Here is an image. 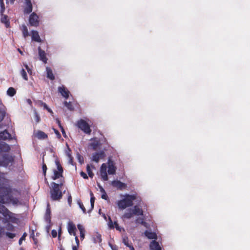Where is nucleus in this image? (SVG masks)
<instances>
[{
	"instance_id": "52",
	"label": "nucleus",
	"mask_w": 250,
	"mask_h": 250,
	"mask_svg": "<svg viewBox=\"0 0 250 250\" xmlns=\"http://www.w3.org/2000/svg\"><path fill=\"white\" fill-rule=\"evenodd\" d=\"M67 200H68V203L69 205L70 206L72 203V197H71V195H69L68 196Z\"/></svg>"
},
{
	"instance_id": "53",
	"label": "nucleus",
	"mask_w": 250,
	"mask_h": 250,
	"mask_svg": "<svg viewBox=\"0 0 250 250\" xmlns=\"http://www.w3.org/2000/svg\"><path fill=\"white\" fill-rule=\"evenodd\" d=\"M56 122H57V124L58 125L60 128H61V127H63V126L61 125V121H60V120L59 119H56Z\"/></svg>"
},
{
	"instance_id": "4",
	"label": "nucleus",
	"mask_w": 250,
	"mask_h": 250,
	"mask_svg": "<svg viewBox=\"0 0 250 250\" xmlns=\"http://www.w3.org/2000/svg\"><path fill=\"white\" fill-rule=\"evenodd\" d=\"M77 126L81 129L84 133L90 135L91 132V129L88 124L83 119H81L77 122Z\"/></svg>"
},
{
	"instance_id": "57",
	"label": "nucleus",
	"mask_w": 250,
	"mask_h": 250,
	"mask_svg": "<svg viewBox=\"0 0 250 250\" xmlns=\"http://www.w3.org/2000/svg\"><path fill=\"white\" fill-rule=\"evenodd\" d=\"M7 227H8V228H7L8 230H12L13 229H14L13 226L12 225H11V224H8Z\"/></svg>"
},
{
	"instance_id": "3",
	"label": "nucleus",
	"mask_w": 250,
	"mask_h": 250,
	"mask_svg": "<svg viewBox=\"0 0 250 250\" xmlns=\"http://www.w3.org/2000/svg\"><path fill=\"white\" fill-rule=\"evenodd\" d=\"M136 199V196L135 195L126 194L124 199L118 201V207L121 210H123L127 207H131L133 205V201Z\"/></svg>"
},
{
	"instance_id": "54",
	"label": "nucleus",
	"mask_w": 250,
	"mask_h": 250,
	"mask_svg": "<svg viewBox=\"0 0 250 250\" xmlns=\"http://www.w3.org/2000/svg\"><path fill=\"white\" fill-rule=\"evenodd\" d=\"M70 152H71V150L69 148H68V152H66V155L68 158L72 157L71 154L70 153Z\"/></svg>"
},
{
	"instance_id": "26",
	"label": "nucleus",
	"mask_w": 250,
	"mask_h": 250,
	"mask_svg": "<svg viewBox=\"0 0 250 250\" xmlns=\"http://www.w3.org/2000/svg\"><path fill=\"white\" fill-rule=\"evenodd\" d=\"M16 93V90L12 87H9L7 91V95L10 97H13L14 96Z\"/></svg>"
},
{
	"instance_id": "40",
	"label": "nucleus",
	"mask_w": 250,
	"mask_h": 250,
	"mask_svg": "<svg viewBox=\"0 0 250 250\" xmlns=\"http://www.w3.org/2000/svg\"><path fill=\"white\" fill-rule=\"evenodd\" d=\"M53 130H54V133L57 135V138L58 139H60L62 137V136H61V134L59 132V131L58 130H57L56 129H55V128H53Z\"/></svg>"
},
{
	"instance_id": "45",
	"label": "nucleus",
	"mask_w": 250,
	"mask_h": 250,
	"mask_svg": "<svg viewBox=\"0 0 250 250\" xmlns=\"http://www.w3.org/2000/svg\"><path fill=\"white\" fill-rule=\"evenodd\" d=\"M80 175L82 177H83V178H84L85 179H88V176L85 172H84L83 171H81L80 173Z\"/></svg>"
},
{
	"instance_id": "15",
	"label": "nucleus",
	"mask_w": 250,
	"mask_h": 250,
	"mask_svg": "<svg viewBox=\"0 0 250 250\" xmlns=\"http://www.w3.org/2000/svg\"><path fill=\"white\" fill-rule=\"evenodd\" d=\"M144 234L149 239H154V240H156L157 239V234L154 232L146 230L144 232Z\"/></svg>"
},
{
	"instance_id": "46",
	"label": "nucleus",
	"mask_w": 250,
	"mask_h": 250,
	"mask_svg": "<svg viewBox=\"0 0 250 250\" xmlns=\"http://www.w3.org/2000/svg\"><path fill=\"white\" fill-rule=\"evenodd\" d=\"M51 235L53 238H55L57 236V232L56 230L53 229L51 231Z\"/></svg>"
},
{
	"instance_id": "34",
	"label": "nucleus",
	"mask_w": 250,
	"mask_h": 250,
	"mask_svg": "<svg viewBox=\"0 0 250 250\" xmlns=\"http://www.w3.org/2000/svg\"><path fill=\"white\" fill-rule=\"evenodd\" d=\"M0 13L1 15H3V13L5 10V6H4L3 0H0Z\"/></svg>"
},
{
	"instance_id": "62",
	"label": "nucleus",
	"mask_w": 250,
	"mask_h": 250,
	"mask_svg": "<svg viewBox=\"0 0 250 250\" xmlns=\"http://www.w3.org/2000/svg\"><path fill=\"white\" fill-rule=\"evenodd\" d=\"M114 225L115 226V228H116V229H119V227L118 224L117 223V222H114Z\"/></svg>"
},
{
	"instance_id": "7",
	"label": "nucleus",
	"mask_w": 250,
	"mask_h": 250,
	"mask_svg": "<svg viewBox=\"0 0 250 250\" xmlns=\"http://www.w3.org/2000/svg\"><path fill=\"white\" fill-rule=\"evenodd\" d=\"M116 167L114 166L113 161L109 159L108 160V173L109 174L113 175L115 173Z\"/></svg>"
},
{
	"instance_id": "35",
	"label": "nucleus",
	"mask_w": 250,
	"mask_h": 250,
	"mask_svg": "<svg viewBox=\"0 0 250 250\" xmlns=\"http://www.w3.org/2000/svg\"><path fill=\"white\" fill-rule=\"evenodd\" d=\"M42 169L43 171V174L44 176L45 177L46 170L47 168L46 164L44 163V159H42Z\"/></svg>"
},
{
	"instance_id": "30",
	"label": "nucleus",
	"mask_w": 250,
	"mask_h": 250,
	"mask_svg": "<svg viewBox=\"0 0 250 250\" xmlns=\"http://www.w3.org/2000/svg\"><path fill=\"white\" fill-rule=\"evenodd\" d=\"M123 243H124V244L127 247H129L131 250H134V249L133 248V247L130 245L129 242H128V238H124L123 239Z\"/></svg>"
},
{
	"instance_id": "9",
	"label": "nucleus",
	"mask_w": 250,
	"mask_h": 250,
	"mask_svg": "<svg viewBox=\"0 0 250 250\" xmlns=\"http://www.w3.org/2000/svg\"><path fill=\"white\" fill-rule=\"evenodd\" d=\"M111 185L114 187L120 189L125 188L126 187V185L120 181L114 180L112 182Z\"/></svg>"
},
{
	"instance_id": "60",
	"label": "nucleus",
	"mask_w": 250,
	"mask_h": 250,
	"mask_svg": "<svg viewBox=\"0 0 250 250\" xmlns=\"http://www.w3.org/2000/svg\"><path fill=\"white\" fill-rule=\"evenodd\" d=\"M42 104L43 105L44 109H47V108H48L47 105L45 103L42 102Z\"/></svg>"
},
{
	"instance_id": "49",
	"label": "nucleus",
	"mask_w": 250,
	"mask_h": 250,
	"mask_svg": "<svg viewBox=\"0 0 250 250\" xmlns=\"http://www.w3.org/2000/svg\"><path fill=\"white\" fill-rule=\"evenodd\" d=\"M102 198L104 200H107L108 196L105 192H103L102 195Z\"/></svg>"
},
{
	"instance_id": "11",
	"label": "nucleus",
	"mask_w": 250,
	"mask_h": 250,
	"mask_svg": "<svg viewBox=\"0 0 250 250\" xmlns=\"http://www.w3.org/2000/svg\"><path fill=\"white\" fill-rule=\"evenodd\" d=\"M38 51L40 60L42 61L44 63H46L48 59L46 58L45 51L42 50L40 46L38 47Z\"/></svg>"
},
{
	"instance_id": "24",
	"label": "nucleus",
	"mask_w": 250,
	"mask_h": 250,
	"mask_svg": "<svg viewBox=\"0 0 250 250\" xmlns=\"http://www.w3.org/2000/svg\"><path fill=\"white\" fill-rule=\"evenodd\" d=\"M21 31L23 34V36L24 38H26L29 35L27 27L24 24L22 25Z\"/></svg>"
},
{
	"instance_id": "1",
	"label": "nucleus",
	"mask_w": 250,
	"mask_h": 250,
	"mask_svg": "<svg viewBox=\"0 0 250 250\" xmlns=\"http://www.w3.org/2000/svg\"><path fill=\"white\" fill-rule=\"evenodd\" d=\"M10 150L9 146L4 142L0 143V166H7L12 163L13 159L9 154H2V152H8Z\"/></svg>"
},
{
	"instance_id": "41",
	"label": "nucleus",
	"mask_w": 250,
	"mask_h": 250,
	"mask_svg": "<svg viewBox=\"0 0 250 250\" xmlns=\"http://www.w3.org/2000/svg\"><path fill=\"white\" fill-rule=\"evenodd\" d=\"M6 235L10 238H13L15 236V234L11 232H6Z\"/></svg>"
},
{
	"instance_id": "8",
	"label": "nucleus",
	"mask_w": 250,
	"mask_h": 250,
	"mask_svg": "<svg viewBox=\"0 0 250 250\" xmlns=\"http://www.w3.org/2000/svg\"><path fill=\"white\" fill-rule=\"evenodd\" d=\"M58 91L65 99H67L69 97L70 92L65 86L63 85L62 86H59L58 87Z\"/></svg>"
},
{
	"instance_id": "23",
	"label": "nucleus",
	"mask_w": 250,
	"mask_h": 250,
	"mask_svg": "<svg viewBox=\"0 0 250 250\" xmlns=\"http://www.w3.org/2000/svg\"><path fill=\"white\" fill-rule=\"evenodd\" d=\"M133 212L134 213V215H143V211L142 208H140L137 206H135L134 207V208L133 209Z\"/></svg>"
},
{
	"instance_id": "36",
	"label": "nucleus",
	"mask_w": 250,
	"mask_h": 250,
	"mask_svg": "<svg viewBox=\"0 0 250 250\" xmlns=\"http://www.w3.org/2000/svg\"><path fill=\"white\" fill-rule=\"evenodd\" d=\"M55 163L57 167V170L61 171H63V168L62 167L60 162L58 160H56Z\"/></svg>"
},
{
	"instance_id": "29",
	"label": "nucleus",
	"mask_w": 250,
	"mask_h": 250,
	"mask_svg": "<svg viewBox=\"0 0 250 250\" xmlns=\"http://www.w3.org/2000/svg\"><path fill=\"white\" fill-rule=\"evenodd\" d=\"M135 221H136V223H140L146 228L147 227V223L145 221H144V220L143 218H138L136 219Z\"/></svg>"
},
{
	"instance_id": "42",
	"label": "nucleus",
	"mask_w": 250,
	"mask_h": 250,
	"mask_svg": "<svg viewBox=\"0 0 250 250\" xmlns=\"http://www.w3.org/2000/svg\"><path fill=\"white\" fill-rule=\"evenodd\" d=\"M77 228L79 229L80 232L85 231L82 225H81V224H78L77 225Z\"/></svg>"
},
{
	"instance_id": "13",
	"label": "nucleus",
	"mask_w": 250,
	"mask_h": 250,
	"mask_svg": "<svg viewBox=\"0 0 250 250\" xmlns=\"http://www.w3.org/2000/svg\"><path fill=\"white\" fill-rule=\"evenodd\" d=\"M149 248L151 250H162L159 243L156 240H153L150 243Z\"/></svg>"
},
{
	"instance_id": "2",
	"label": "nucleus",
	"mask_w": 250,
	"mask_h": 250,
	"mask_svg": "<svg viewBox=\"0 0 250 250\" xmlns=\"http://www.w3.org/2000/svg\"><path fill=\"white\" fill-rule=\"evenodd\" d=\"M64 181H61L59 184L52 182L50 194L51 199L53 201H59L62 198V193L61 188L63 185Z\"/></svg>"
},
{
	"instance_id": "21",
	"label": "nucleus",
	"mask_w": 250,
	"mask_h": 250,
	"mask_svg": "<svg viewBox=\"0 0 250 250\" xmlns=\"http://www.w3.org/2000/svg\"><path fill=\"white\" fill-rule=\"evenodd\" d=\"M47 77L51 80H55V76L53 73L52 69L48 67L46 68Z\"/></svg>"
},
{
	"instance_id": "59",
	"label": "nucleus",
	"mask_w": 250,
	"mask_h": 250,
	"mask_svg": "<svg viewBox=\"0 0 250 250\" xmlns=\"http://www.w3.org/2000/svg\"><path fill=\"white\" fill-rule=\"evenodd\" d=\"M68 159H69V161H68L69 163L70 164H71V165H73V157H72L71 158H69Z\"/></svg>"
},
{
	"instance_id": "6",
	"label": "nucleus",
	"mask_w": 250,
	"mask_h": 250,
	"mask_svg": "<svg viewBox=\"0 0 250 250\" xmlns=\"http://www.w3.org/2000/svg\"><path fill=\"white\" fill-rule=\"evenodd\" d=\"M105 156V154L104 151H101L99 152H95L92 154V161L98 163L100 159H103Z\"/></svg>"
},
{
	"instance_id": "51",
	"label": "nucleus",
	"mask_w": 250,
	"mask_h": 250,
	"mask_svg": "<svg viewBox=\"0 0 250 250\" xmlns=\"http://www.w3.org/2000/svg\"><path fill=\"white\" fill-rule=\"evenodd\" d=\"M85 231H83V232H80V239L83 240L84 238V236H85Z\"/></svg>"
},
{
	"instance_id": "19",
	"label": "nucleus",
	"mask_w": 250,
	"mask_h": 250,
	"mask_svg": "<svg viewBox=\"0 0 250 250\" xmlns=\"http://www.w3.org/2000/svg\"><path fill=\"white\" fill-rule=\"evenodd\" d=\"M53 172H54V174L51 177V178L53 180H56L57 179H59L61 177H62L63 171L54 169Z\"/></svg>"
},
{
	"instance_id": "18",
	"label": "nucleus",
	"mask_w": 250,
	"mask_h": 250,
	"mask_svg": "<svg viewBox=\"0 0 250 250\" xmlns=\"http://www.w3.org/2000/svg\"><path fill=\"white\" fill-rule=\"evenodd\" d=\"M11 136V134L7 131V130H5L0 132V140H6Z\"/></svg>"
},
{
	"instance_id": "25",
	"label": "nucleus",
	"mask_w": 250,
	"mask_h": 250,
	"mask_svg": "<svg viewBox=\"0 0 250 250\" xmlns=\"http://www.w3.org/2000/svg\"><path fill=\"white\" fill-rule=\"evenodd\" d=\"M1 21L5 24L6 27H8L10 25V22L8 19V17L6 15H4L1 19Z\"/></svg>"
},
{
	"instance_id": "55",
	"label": "nucleus",
	"mask_w": 250,
	"mask_h": 250,
	"mask_svg": "<svg viewBox=\"0 0 250 250\" xmlns=\"http://www.w3.org/2000/svg\"><path fill=\"white\" fill-rule=\"evenodd\" d=\"M96 238L98 240L99 243L102 242V239L101 235L100 234H97V235H96Z\"/></svg>"
},
{
	"instance_id": "43",
	"label": "nucleus",
	"mask_w": 250,
	"mask_h": 250,
	"mask_svg": "<svg viewBox=\"0 0 250 250\" xmlns=\"http://www.w3.org/2000/svg\"><path fill=\"white\" fill-rule=\"evenodd\" d=\"M26 236V233H24L23 235L21 237V238L20 239L19 241V243L20 245H21L22 243V241L25 239V237Z\"/></svg>"
},
{
	"instance_id": "44",
	"label": "nucleus",
	"mask_w": 250,
	"mask_h": 250,
	"mask_svg": "<svg viewBox=\"0 0 250 250\" xmlns=\"http://www.w3.org/2000/svg\"><path fill=\"white\" fill-rule=\"evenodd\" d=\"M24 67H25L26 69L27 70L28 73L30 74H31L32 73V70L31 69L29 68V67L28 66V65L27 64H23Z\"/></svg>"
},
{
	"instance_id": "47",
	"label": "nucleus",
	"mask_w": 250,
	"mask_h": 250,
	"mask_svg": "<svg viewBox=\"0 0 250 250\" xmlns=\"http://www.w3.org/2000/svg\"><path fill=\"white\" fill-rule=\"evenodd\" d=\"M95 198L94 196H92L90 198V203L91 207L93 208L94 205Z\"/></svg>"
},
{
	"instance_id": "58",
	"label": "nucleus",
	"mask_w": 250,
	"mask_h": 250,
	"mask_svg": "<svg viewBox=\"0 0 250 250\" xmlns=\"http://www.w3.org/2000/svg\"><path fill=\"white\" fill-rule=\"evenodd\" d=\"M75 241L77 243V247H78L79 246V239H78V237L77 236H75Z\"/></svg>"
},
{
	"instance_id": "22",
	"label": "nucleus",
	"mask_w": 250,
	"mask_h": 250,
	"mask_svg": "<svg viewBox=\"0 0 250 250\" xmlns=\"http://www.w3.org/2000/svg\"><path fill=\"white\" fill-rule=\"evenodd\" d=\"M36 136L39 139L43 140L48 138L47 135L44 132L41 130L38 131Z\"/></svg>"
},
{
	"instance_id": "17",
	"label": "nucleus",
	"mask_w": 250,
	"mask_h": 250,
	"mask_svg": "<svg viewBox=\"0 0 250 250\" xmlns=\"http://www.w3.org/2000/svg\"><path fill=\"white\" fill-rule=\"evenodd\" d=\"M32 41H35L38 42H42V40L39 36V33L38 31L36 30L32 31Z\"/></svg>"
},
{
	"instance_id": "10",
	"label": "nucleus",
	"mask_w": 250,
	"mask_h": 250,
	"mask_svg": "<svg viewBox=\"0 0 250 250\" xmlns=\"http://www.w3.org/2000/svg\"><path fill=\"white\" fill-rule=\"evenodd\" d=\"M77 230L76 226L75 224L72 222H70L68 224V231L70 235H73L74 236H76V231Z\"/></svg>"
},
{
	"instance_id": "38",
	"label": "nucleus",
	"mask_w": 250,
	"mask_h": 250,
	"mask_svg": "<svg viewBox=\"0 0 250 250\" xmlns=\"http://www.w3.org/2000/svg\"><path fill=\"white\" fill-rule=\"evenodd\" d=\"M107 166L104 163L102 165L100 168V172H106Z\"/></svg>"
},
{
	"instance_id": "63",
	"label": "nucleus",
	"mask_w": 250,
	"mask_h": 250,
	"mask_svg": "<svg viewBox=\"0 0 250 250\" xmlns=\"http://www.w3.org/2000/svg\"><path fill=\"white\" fill-rule=\"evenodd\" d=\"M49 113H50L51 114H53V112L50 108H47L46 109Z\"/></svg>"
},
{
	"instance_id": "33",
	"label": "nucleus",
	"mask_w": 250,
	"mask_h": 250,
	"mask_svg": "<svg viewBox=\"0 0 250 250\" xmlns=\"http://www.w3.org/2000/svg\"><path fill=\"white\" fill-rule=\"evenodd\" d=\"M21 74L22 76L23 79L25 81L28 80V77L25 70L24 69H22L21 71Z\"/></svg>"
},
{
	"instance_id": "14",
	"label": "nucleus",
	"mask_w": 250,
	"mask_h": 250,
	"mask_svg": "<svg viewBox=\"0 0 250 250\" xmlns=\"http://www.w3.org/2000/svg\"><path fill=\"white\" fill-rule=\"evenodd\" d=\"M44 219L47 223H50L51 220V209L49 204L47 205V207L44 215Z\"/></svg>"
},
{
	"instance_id": "37",
	"label": "nucleus",
	"mask_w": 250,
	"mask_h": 250,
	"mask_svg": "<svg viewBox=\"0 0 250 250\" xmlns=\"http://www.w3.org/2000/svg\"><path fill=\"white\" fill-rule=\"evenodd\" d=\"M78 203L79 205L80 208L83 210V212L84 213H86V209H85V207H84L83 204L80 201H78Z\"/></svg>"
},
{
	"instance_id": "27",
	"label": "nucleus",
	"mask_w": 250,
	"mask_h": 250,
	"mask_svg": "<svg viewBox=\"0 0 250 250\" xmlns=\"http://www.w3.org/2000/svg\"><path fill=\"white\" fill-rule=\"evenodd\" d=\"M64 104L68 110H69L70 111L74 110V107L73 105L71 102H67V101H65L64 102Z\"/></svg>"
},
{
	"instance_id": "48",
	"label": "nucleus",
	"mask_w": 250,
	"mask_h": 250,
	"mask_svg": "<svg viewBox=\"0 0 250 250\" xmlns=\"http://www.w3.org/2000/svg\"><path fill=\"white\" fill-rule=\"evenodd\" d=\"M35 118L36 122L39 123L40 121V117L39 115L37 114V113H35Z\"/></svg>"
},
{
	"instance_id": "5",
	"label": "nucleus",
	"mask_w": 250,
	"mask_h": 250,
	"mask_svg": "<svg viewBox=\"0 0 250 250\" xmlns=\"http://www.w3.org/2000/svg\"><path fill=\"white\" fill-rule=\"evenodd\" d=\"M38 19L39 17L36 13H33L32 14H31L29 17V21L30 25L31 26L36 27L38 26L39 23Z\"/></svg>"
},
{
	"instance_id": "39",
	"label": "nucleus",
	"mask_w": 250,
	"mask_h": 250,
	"mask_svg": "<svg viewBox=\"0 0 250 250\" xmlns=\"http://www.w3.org/2000/svg\"><path fill=\"white\" fill-rule=\"evenodd\" d=\"M77 159L79 161V162L81 163V164H83V157L79 153H77Z\"/></svg>"
},
{
	"instance_id": "16",
	"label": "nucleus",
	"mask_w": 250,
	"mask_h": 250,
	"mask_svg": "<svg viewBox=\"0 0 250 250\" xmlns=\"http://www.w3.org/2000/svg\"><path fill=\"white\" fill-rule=\"evenodd\" d=\"M134 213L132 208H129L126 210L125 212L123 215L122 218L123 219H130L133 216Z\"/></svg>"
},
{
	"instance_id": "64",
	"label": "nucleus",
	"mask_w": 250,
	"mask_h": 250,
	"mask_svg": "<svg viewBox=\"0 0 250 250\" xmlns=\"http://www.w3.org/2000/svg\"><path fill=\"white\" fill-rule=\"evenodd\" d=\"M3 232V229L1 227H0V236H1V234Z\"/></svg>"
},
{
	"instance_id": "32",
	"label": "nucleus",
	"mask_w": 250,
	"mask_h": 250,
	"mask_svg": "<svg viewBox=\"0 0 250 250\" xmlns=\"http://www.w3.org/2000/svg\"><path fill=\"white\" fill-rule=\"evenodd\" d=\"M86 171H87V172L89 175V176L91 178H92L94 176V174L92 172L91 168H90V167L89 166V165H87V166H86Z\"/></svg>"
},
{
	"instance_id": "28",
	"label": "nucleus",
	"mask_w": 250,
	"mask_h": 250,
	"mask_svg": "<svg viewBox=\"0 0 250 250\" xmlns=\"http://www.w3.org/2000/svg\"><path fill=\"white\" fill-rule=\"evenodd\" d=\"M100 143L99 141L95 140L93 142L91 143L90 146L92 147L93 150H96L98 147L100 146Z\"/></svg>"
},
{
	"instance_id": "31",
	"label": "nucleus",
	"mask_w": 250,
	"mask_h": 250,
	"mask_svg": "<svg viewBox=\"0 0 250 250\" xmlns=\"http://www.w3.org/2000/svg\"><path fill=\"white\" fill-rule=\"evenodd\" d=\"M100 175L103 181H106L108 180V178L106 172H100Z\"/></svg>"
},
{
	"instance_id": "20",
	"label": "nucleus",
	"mask_w": 250,
	"mask_h": 250,
	"mask_svg": "<svg viewBox=\"0 0 250 250\" xmlns=\"http://www.w3.org/2000/svg\"><path fill=\"white\" fill-rule=\"evenodd\" d=\"M9 212L8 209L4 206L0 204V213L2 214L3 216L7 217Z\"/></svg>"
},
{
	"instance_id": "56",
	"label": "nucleus",
	"mask_w": 250,
	"mask_h": 250,
	"mask_svg": "<svg viewBox=\"0 0 250 250\" xmlns=\"http://www.w3.org/2000/svg\"><path fill=\"white\" fill-rule=\"evenodd\" d=\"M60 129L61 130V131L62 132V134L63 135V137L66 138V133H65V130H64L63 127H61Z\"/></svg>"
},
{
	"instance_id": "50",
	"label": "nucleus",
	"mask_w": 250,
	"mask_h": 250,
	"mask_svg": "<svg viewBox=\"0 0 250 250\" xmlns=\"http://www.w3.org/2000/svg\"><path fill=\"white\" fill-rule=\"evenodd\" d=\"M109 245L112 250H118V247L116 245H112L111 244H109Z\"/></svg>"
},
{
	"instance_id": "61",
	"label": "nucleus",
	"mask_w": 250,
	"mask_h": 250,
	"mask_svg": "<svg viewBox=\"0 0 250 250\" xmlns=\"http://www.w3.org/2000/svg\"><path fill=\"white\" fill-rule=\"evenodd\" d=\"M98 186L100 188L101 191L102 193L105 192V190H104V189L102 188V187H101L99 184H98Z\"/></svg>"
},
{
	"instance_id": "12",
	"label": "nucleus",
	"mask_w": 250,
	"mask_h": 250,
	"mask_svg": "<svg viewBox=\"0 0 250 250\" xmlns=\"http://www.w3.org/2000/svg\"><path fill=\"white\" fill-rule=\"evenodd\" d=\"M26 6L24 9V12L25 14H29L32 11V4L31 0H25Z\"/></svg>"
}]
</instances>
